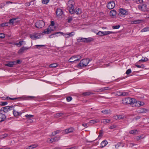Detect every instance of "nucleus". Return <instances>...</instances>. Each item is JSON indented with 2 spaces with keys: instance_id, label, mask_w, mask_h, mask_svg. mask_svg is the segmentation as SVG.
<instances>
[{
  "instance_id": "obj_11",
  "label": "nucleus",
  "mask_w": 149,
  "mask_h": 149,
  "mask_svg": "<svg viewBox=\"0 0 149 149\" xmlns=\"http://www.w3.org/2000/svg\"><path fill=\"white\" fill-rule=\"evenodd\" d=\"M56 16L58 17H59L63 15V12L61 9L58 8L56 9Z\"/></svg>"
},
{
  "instance_id": "obj_59",
  "label": "nucleus",
  "mask_w": 149,
  "mask_h": 149,
  "mask_svg": "<svg viewBox=\"0 0 149 149\" xmlns=\"http://www.w3.org/2000/svg\"><path fill=\"white\" fill-rule=\"evenodd\" d=\"M36 48H39V47H45V45H36Z\"/></svg>"
},
{
  "instance_id": "obj_58",
  "label": "nucleus",
  "mask_w": 149,
  "mask_h": 149,
  "mask_svg": "<svg viewBox=\"0 0 149 149\" xmlns=\"http://www.w3.org/2000/svg\"><path fill=\"white\" fill-rule=\"evenodd\" d=\"M72 33H73V32H71V33H69L68 34H66L65 35H66L67 36H67V38H68V37H70V36H73V35L72 34Z\"/></svg>"
},
{
  "instance_id": "obj_52",
  "label": "nucleus",
  "mask_w": 149,
  "mask_h": 149,
  "mask_svg": "<svg viewBox=\"0 0 149 149\" xmlns=\"http://www.w3.org/2000/svg\"><path fill=\"white\" fill-rule=\"evenodd\" d=\"M8 104V103L6 102H0V105L1 106H4Z\"/></svg>"
},
{
  "instance_id": "obj_62",
  "label": "nucleus",
  "mask_w": 149,
  "mask_h": 149,
  "mask_svg": "<svg viewBox=\"0 0 149 149\" xmlns=\"http://www.w3.org/2000/svg\"><path fill=\"white\" fill-rule=\"evenodd\" d=\"M116 127V125H113L111 126L109 128L110 129H113Z\"/></svg>"
},
{
  "instance_id": "obj_40",
  "label": "nucleus",
  "mask_w": 149,
  "mask_h": 149,
  "mask_svg": "<svg viewBox=\"0 0 149 149\" xmlns=\"http://www.w3.org/2000/svg\"><path fill=\"white\" fill-rule=\"evenodd\" d=\"M137 130H130L129 132V133L130 134H134L136 133V132H137Z\"/></svg>"
},
{
  "instance_id": "obj_15",
  "label": "nucleus",
  "mask_w": 149,
  "mask_h": 149,
  "mask_svg": "<svg viewBox=\"0 0 149 149\" xmlns=\"http://www.w3.org/2000/svg\"><path fill=\"white\" fill-rule=\"evenodd\" d=\"M56 34H59L58 35V36H59L60 35H63V32H55L51 35H50L49 36V38H51L54 37V36Z\"/></svg>"
},
{
  "instance_id": "obj_3",
  "label": "nucleus",
  "mask_w": 149,
  "mask_h": 149,
  "mask_svg": "<svg viewBox=\"0 0 149 149\" xmlns=\"http://www.w3.org/2000/svg\"><path fill=\"white\" fill-rule=\"evenodd\" d=\"M135 99L130 97L124 98L122 99V102L123 104H130L132 105L133 102H134Z\"/></svg>"
},
{
  "instance_id": "obj_50",
  "label": "nucleus",
  "mask_w": 149,
  "mask_h": 149,
  "mask_svg": "<svg viewBox=\"0 0 149 149\" xmlns=\"http://www.w3.org/2000/svg\"><path fill=\"white\" fill-rule=\"evenodd\" d=\"M18 98H18V97L15 98H12L8 97H6L7 99H10L11 100H16L18 99Z\"/></svg>"
},
{
  "instance_id": "obj_6",
  "label": "nucleus",
  "mask_w": 149,
  "mask_h": 149,
  "mask_svg": "<svg viewBox=\"0 0 149 149\" xmlns=\"http://www.w3.org/2000/svg\"><path fill=\"white\" fill-rule=\"evenodd\" d=\"M14 107V106H6L1 108L0 110L1 111H3L4 113H7L8 111L13 110Z\"/></svg>"
},
{
  "instance_id": "obj_63",
  "label": "nucleus",
  "mask_w": 149,
  "mask_h": 149,
  "mask_svg": "<svg viewBox=\"0 0 149 149\" xmlns=\"http://www.w3.org/2000/svg\"><path fill=\"white\" fill-rule=\"evenodd\" d=\"M138 7L139 10L143 11L142 5H139L138 6Z\"/></svg>"
},
{
  "instance_id": "obj_27",
  "label": "nucleus",
  "mask_w": 149,
  "mask_h": 149,
  "mask_svg": "<svg viewBox=\"0 0 149 149\" xmlns=\"http://www.w3.org/2000/svg\"><path fill=\"white\" fill-rule=\"evenodd\" d=\"M38 146V145L37 144H36L32 145L30 146H29L28 147H29V149H33L36 148Z\"/></svg>"
},
{
  "instance_id": "obj_10",
  "label": "nucleus",
  "mask_w": 149,
  "mask_h": 149,
  "mask_svg": "<svg viewBox=\"0 0 149 149\" xmlns=\"http://www.w3.org/2000/svg\"><path fill=\"white\" fill-rule=\"evenodd\" d=\"M30 48V47H23L18 50V53L19 54H22L24 52L25 50L29 49Z\"/></svg>"
},
{
  "instance_id": "obj_31",
  "label": "nucleus",
  "mask_w": 149,
  "mask_h": 149,
  "mask_svg": "<svg viewBox=\"0 0 149 149\" xmlns=\"http://www.w3.org/2000/svg\"><path fill=\"white\" fill-rule=\"evenodd\" d=\"M114 32L112 31H103V36H106L110 34L114 33Z\"/></svg>"
},
{
  "instance_id": "obj_33",
  "label": "nucleus",
  "mask_w": 149,
  "mask_h": 149,
  "mask_svg": "<svg viewBox=\"0 0 149 149\" xmlns=\"http://www.w3.org/2000/svg\"><path fill=\"white\" fill-rule=\"evenodd\" d=\"M36 40L40 38L41 34L40 33H35Z\"/></svg>"
},
{
  "instance_id": "obj_9",
  "label": "nucleus",
  "mask_w": 149,
  "mask_h": 149,
  "mask_svg": "<svg viewBox=\"0 0 149 149\" xmlns=\"http://www.w3.org/2000/svg\"><path fill=\"white\" fill-rule=\"evenodd\" d=\"M16 64V62L15 61H8L5 64V65L9 67H13V65Z\"/></svg>"
},
{
  "instance_id": "obj_56",
  "label": "nucleus",
  "mask_w": 149,
  "mask_h": 149,
  "mask_svg": "<svg viewBox=\"0 0 149 149\" xmlns=\"http://www.w3.org/2000/svg\"><path fill=\"white\" fill-rule=\"evenodd\" d=\"M5 35L3 33H0V38H4L5 37Z\"/></svg>"
},
{
  "instance_id": "obj_37",
  "label": "nucleus",
  "mask_w": 149,
  "mask_h": 149,
  "mask_svg": "<svg viewBox=\"0 0 149 149\" xmlns=\"http://www.w3.org/2000/svg\"><path fill=\"white\" fill-rule=\"evenodd\" d=\"M148 58H142L141 59L139 60V62H141L142 61L143 62H145L147 61H148Z\"/></svg>"
},
{
  "instance_id": "obj_35",
  "label": "nucleus",
  "mask_w": 149,
  "mask_h": 149,
  "mask_svg": "<svg viewBox=\"0 0 149 149\" xmlns=\"http://www.w3.org/2000/svg\"><path fill=\"white\" fill-rule=\"evenodd\" d=\"M125 116L120 115H118V116L117 117V118L118 120H122L123 119H125Z\"/></svg>"
},
{
  "instance_id": "obj_34",
  "label": "nucleus",
  "mask_w": 149,
  "mask_h": 149,
  "mask_svg": "<svg viewBox=\"0 0 149 149\" xmlns=\"http://www.w3.org/2000/svg\"><path fill=\"white\" fill-rule=\"evenodd\" d=\"M149 31V27H145L141 30V32Z\"/></svg>"
},
{
  "instance_id": "obj_46",
  "label": "nucleus",
  "mask_w": 149,
  "mask_h": 149,
  "mask_svg": "<svg viewBox=\"0 0 149 149\" xmlns=\"http://www.w3.org/2000/svg\"><path fill=\"white\" fill-rule=\"evenodd\" d=\"M72 17H71L69 16L68 17L67 19L68 22V23L71 22L72 21Z\"/></svg>"
},
{
  "instance_id": "obj_45",
  "label": "nucleus",
  "mask_w": 149,
  "mask_h": 149,
  "mask_svg": "<svg viewBox=\"0 0 149 149\" xmlns=\"http://www.w3.org/2000/svg\"><path fill=\"white\" fill-rule=\"evenodd\" d=\"M90 124L89 123V122L87 123H83L82 124V125L84 127H88V126H89V125Z\"/></svg>"
},
{
  "instance_id": "obj_55",
  "label": "nucleus",
  "mask_w": 149,
  "mask_h": 149,
  "mask_svg": "<svg viewBox=\"0 0 149 149\" xmlns=\"http://www.w3.org/2000/svg\"><path fill=\"white\" fill-rule=\"evenodd\" d=\"M120 27V25H118L115 26H113L112 28L114 29H119Z\"/></svg>"
},
{
  "instance_id": "obj_14",
  "label": "nucleus",
  "mask_w": 149,
  "mask_h": 149,
  "mask_svg": "<svg viewBox=\"0 0 149 149\" xmlns=\"http://www.w3.org/2000/svg\"><path fill=\"white\" fill-rule=\"evenodd\" d=\"M6 118V117L5 114L0 113V122L4 121Z\"/></svg>"
},
{
  "instance_id": "obj_7",
  "label": "nucleus",
  "mask_w": 149,
  "mask_h": 149,
  "mask_svg": "<svg viewBox=\"0 0 149 149\" xmlns=\"http://www.w3.org/2000/svg\"><path fill=\"white\" fill-rule=\"evenodd\" d=\"M115 6L114 2L113 1L109 2L107 5V7L109 9L113 8Z\"/></svg>"
},
{
  "instance_id": "obj_26",
  "label": "nucleus",
  "mask_w": 149,
  "mask_h": 149,
  "mask_svg": "<svg viewBox=\"0 0 149 149\" xmlns=\"http://www.w3.org/2000/svg\"><path fill=\"white\" fill-rule=\"evenodd\" d=\"M17 19V18H14L10 19L9 20V22H8L9 24H12V25H13L14 23V21H15Z\"/></svg>"
},
{
  "instance_id": "obj_53",
  "label": "nucleus",
  "mask_w": 149,
  "mask_h": 149,
  "mask_svg": "<svg viewBox=\"0 0 149 149\" xmlns=\"http://www.w3.org/2000/svg\"><path fill=\"white\" fill-rule=\"evenodd\" d=\"M103 90V91L106 90H111V89L108 87H104L102 88Z\"/></svg>"
},
{
  "instance_id": "obj_2",
  "label": "nucleus",
  "mask_w": 149,
  "mask_h": 149,
  "mask_svg": "<svg viewBox=\"0 0 149 149\" xmlns=\"http://www.w3.org/2000/svg\"><path fill=\"white\" fill-rule=\"evenodd\" d=\"M81 58V57L80 55H75L71 57L69 59L68 61L69 62H73L75 63L77 61H79Z\"/></svg>"
},
{
  "instance_id": "obj_42",
  "label": "nucleus",
  "mask_w": 149,
  "mask_h": 149,
  "mask_svg": "<svg viewBox=\"0 0 149 149\" xmlns=\"http://www.w3.org/2000/svg\"><path fill=\"white\" fill-rule=\"evenodd\" d=\"M9 24V22H6V23H3L2 24H1L0 25L1 26H8V24Z\"/></svg>"
},
{
  "instance_id": "obj_19",
  "label": "nucleus",
  "mask_w": 149,
  "mask_h": 149,
  "mask_svg": "<svg viewBox=\"0 0 149 149\" xmlns=\"http://www.w3.org/2000/svg\"><path fill=\"white\" fill-rule=\"evenodd\" d=\"M77 41L78 42H86V38L79 37L77 39Z\"/></svg>"
},
{
  "instance_id": "obj_28",
  "label": "nucleus",
  "mask_w": 149,
  "mask_h": 149,
  "mask_svg": "<svg viewBox=\"0 0 149 149\" xmlns=\"http://www.w3.org/2000/svg\"><path fill=\"white\" fill-rule=\"evenodd\" d=\"M142 135H139L138 136H136L134 137V139L137 141H139L140 139H142L144 138V137H143L142 136Z\"/></svg>"
},
{
  "instance_id": "obj_12",
  "label": "nucleus",
  "mask_w": 149,
  "mask_h": 149,
  "mask_svg": "<svg viewBox=\"0 0 149 149\" xmlns=\"http://www.w3.org/2000/svg\"><path fill=\"white\" fill-rule=\"evenodd\" d=\"M134 102H133L132 104V107H138L140 106V103H139V101H136V100L135 99V101Z\"/></svg>"
},
{
  "instance_id": "obj_25",
  "label": "nucleus",
  "mask_w": 149,
  "mask_h": 149,
  "mask_svg": "<svg viewBox=\"0 0 149 149\" xmlns=\"http://www.w3.org/2000/svg\"><path fill=\"white\" fill-rule=\"evenodd\" d=\"M110 13L111 16H115L116 15V12L115 10H113L110 11Z\"/></svg>"
},
{
  "instance_id": "obj_17",
  "label": "nucleus",
  "mask_w": 149,
  "mask_h": 149,
  "mask_svg": "<svg viewBox=\"0 0 149 149\" xmlns=\"http://www.w3.org/2000/svg\"><path fill=\"white\" fill-rule=\"evenodd\" d=\"M149 111V109H146L145 108L141 109L139 110V113H146L147 112H148Z\"/></svg>"
},
{
  "instance_id": "obj_61",
  "label": "nucleus",
  "mask_w": 149,
  "mask_h": 149,
  "mask_svg": "<svg viewBox=\"0 0 149 149\" xmlns=\"http://www.w3.org/2000/svg\"><path fill=\"white\" fill-rule=\"evenodd\" d=\"M23 42V41H20L18 43H17L16 44V45L17 46H18L19 45H20V46L22 45V42Z\"/></svg>"
},
{
  "instance_id": "obj_8",
  "label": "nucleus",
  "mask_w": 149,
  "mask_h": 149,
  "mask_svg": "<svg viewBox=\"0 0 149 149\" xmlns=\"http://www.w3.org/2000/svg\"><path fill=\"white\" fill-rule=\"evenodd\" d=\"M128 12L123 8H120V12L119 13V15L122 16L124 15H126L128 14Z\"/></svg>"
},
{
  "instance_id": "obj_20",
  "label": "nucleus",
  "mask_w": 149,
  "mask_h": 149,
  "mask_svg": "<svg viewBox=\"0 0 149 149\" xmlns=\"http://www.w3.org/2000/svg\"><path fill=\"white\" fill-rule=\"evenodd\" d=\"M100 122V120L97 119H95L93 120H90L89 122V123L91 125H92L97 123H98Z\"/></svg>"
},
{
  "instance_id": "obj_44",
  "label": "nucleus",
  "mask_w": 149,
  "mask_h": 149,
  "mask_svg": "<svg viewBox=\"0 0 149 149\" xmlns=\"http://www.w3.org/2000/svg\"><path fill=\"white\" fill-rule=\"evenodd\" d=\"M121 94L122 96H127L128 95V93L125 92H122Z\"/></svg>"
},
{
  "instance_id": "obj_4",
  "label": "nucleus",
  "mask_w": 149,
  "mask_h": 149,
  "mask_svg": "<svg viewBox=\"0 0 149 149\" xmlns=\"http://www.w3.org/2000/svg\"><path fill=\"white\" fill-rule=\"evenodd\" d=\"M90 61L89 59H85L82 60L78 65V67H85L86 66Z\"/></svg>"
},
{
  "instance_id": "obj_48",
  "label": "nucleus",
  "mask_w": 149,
  "mask_h": 149,
  "mask_svg": "<svg viewBox=\"0 0 149 149\" xmlns=\"http://www.w3.org/2000/svg\"><path fill=\"white\" fill-rule=\"evenodd\" d=\"M7 136V134H5L2 135H0V139H2L4 138L5 137H6Z\"/></svg>"
},
{
  "instance_id": "obj_38",
  "label": "nucleus",
  "mask_w": 149,
  "mask_h": 149,
  "mask_svg": "<svg viewBox=\"0 0 149 149\" xmlns=\"http://www.w3.org/2000/svg\"><path fill=\"white\" fill-rule=\"evenodd\" d=\"M49 1V0H42V3L44 4H47Z\"/></svg>"
},
{
  "instance_id": "obj_43",
  "label": "nucleus",
  "mask_w": 149,
  "mask_h": 149,
  "mask_svg": "<svg viewBox=\"0 0 149 149\" xmlns=\"http://www.w3.org/2000/svg\"><path fill=\"white\" fill-rule=\"evenodd\" d=\"M143 11H146L147 10V6L146 5L143 4L142 5Z\"/></svg>"
},
{
  "instance_id": "obj_64",
  "label": "nucleus",
  "mask_w": 149,
  "mask_h": 149,
  "mask_svg": "<svg viewBox=\"0 0 149 149\" xmlns=\"http://www.w3.org/2000/svg\"><path fill=\"white\" fill-rule=\"evenodd\" d=\"M62 148L61 146H57L53 148V149H61Z\"/></svg>"
},
{
  "instance_id": "obj_54",
  "label": "nucleus",
  "mask_w": 149,
  "mask_h": 149,
  "mask_svg": "<svg viewBox=\"0 0 149 149\" xmlns=\"http://www.w3.org/2000/svg\"><path fill=\"white\" fill-rule=\"evenodd\" d=\"M132 72L131 70L130 69L127 70L126 72V74L127 75L129 74Z\"/></svg>"
},
{
  "instance_id": "obj_24",
  "label": "nucleus",
  "mask_w": 149,
  "mask_h": 149,
  "mask_svg": "<svg viewBox=\"0 0 149 149\" xmlns=\"http://www.w3.org/2000/svg\"><path fill=\"white\" fill-rule=\"evenodd\" d=\"M110 121L111 120L110 119H104L102 120L101 123L106 124L107 123H109Z\"/></svg>"
},
{
  "instance_id": "obj_16",
  "label": "nucleus",
  "mask_w": 149,
  "mask_h": 149,
  "mask_svg": "<svg viewBox=\"0 0 149 149\" xmlns=\"http://www.w3.org/2000/svg\"><path fill=\"white\" fill-rule=\"evenodd\" d=\"M73 130L74 129L72 128H70L65 130L64 131L63 133L64 134H68L72 132Z\"/></svg>"
},
{
  "instance_id": "obj_5",
  "label": "nucleus",
  "mask_w": 149,
  "mask_h": 149,
  "mask_svg": "<svg viewBox=\"0 0 149 149\" xmlns=\"http://www.w3.org/2000/svg\"><path fill=\"white\" fill-rule=\"evenodd\" d=\"M45 25L44 22L42 20H39L35 24V26L38 28H41L45 26Z\"/></svg>"
},
{
  "instance_id": "obj_23",
  "label": "nucleus",
  "mask_w": 149,
  "mask_h": 149,
  "mask_svg": "<svg viewBox=\"0 0 149 149\" xmlns=\"http://www.w3.org/2000/svg\"><path fill=\"white\" fill-rule=\"evenodd\" d=\"M13 113L14 115L15 116H20L21 114V113L16 111L15 110H13Z\"/></svg>"
},
{
  "instance_id": "obj_32",
  "label": "nucleus",
  "mask_w": 149,
  "mask_h": 149,
  "mask_svg": "<svg viewBox=\"0 0 149 149\" xmlns=\"http://www.w3.org/2000/svg\"><path fill=\"white\" fill-rule=\"evenodd\" d=\"M110 111L108 110H105L102 111L101 112L103 113L104 114H108L110 113Z\"/></svg>"
},
{
  "instance_id": "obj_57",
  "label": "nucleus",
  "mask_w": 149,
  "mask_h": 149,
  "mask_svg": "<svg viewBox=\"0 0 149 149\" xmlns=\"http://www.w3.org/2000/svg\"><path fill=\"white\" fill-rule=\"evenodd\" d=\"M103 132L102 130H101L99 133V134L98 136V137L102 136Z\"/></svg>"
},
{
  "instance_id": "obj_49",
  "label": "nucleus",
  "mask_w": 149,
  "mask_h": 149,
  "mask_svg": "<svg viewBox=\"0 0 149 149\" xmlns=\"http://www.w3.org/2000/svg\"><path fill=\"white\" fill-rule=\"evenodd\" d=\"M30 38L32 39L33 40H36L35 33L33 35L31 34L30 35Z\"/></svg>"
},
{
  "instance_id": "obj_18",
  "label": "nucleus",
  "mask_w": 149,
  "mask_h": 149,
  "mask_svg": "<svg viewBox=\"0 0 149 149\" xmlns=\"http://www.w3.org/2000/svg\"><path fill=\"white\" fill-rule=\"evenodd\" d=\"M95 94V93H93L91 92L90 91H88V92H84L83 93L82 95L83 96H89L90 95H93Z\"/></svg>"
},
{
  "instance_id": "obj_41",
  "label": "nucleus",
  "mask_w": 149,
  "mask_h": 149,
  "mask_svg": "<svg viewBox=\"0 0 149 149\" xmlns=\"http://www.w3.org/2000/svg\"><path fill=\"white\" fill-rule=\"evenodd\" d=\"M57 66L56 63H53L50 64L49 66L50 68H54L56 67Z\"/></svg>"
},
{
  "instance_id": "obj_30",
  "label": "nucleus",
  "mask_w": 149,
  "mask_h": 149,
  "mask_svg": "<svg viewBox=\"0 0 149 149\" xmlns=\"http://www.w3.org/2000/svg\"><path fill=\"white\" fill-rule=\"evenodd\" d=\"M141 21H142V20L138 19L134 21H131V22L132 24H139L140 23V22Z\"/></svg>"
},
{
  "instance_id": "obj_60",
  "label": "nucleus",
  "mask_w": 149,
  "mask_h": 149,
  "mask_svg": "<svg viewBox=\"0 0 149 149\" xmlns=\"http://www.w3.org/2000/svg\"><path fill=\"white\" fill-rule=\"evenodd\" d=\"M122 92H117L116 93V95L119 96H122Z\"/></svg>"
},
{
  "instance_id": "obj_47",
  "label": "nucleus",
  "mask_w": 149,
  "mask_h": 149,
  "mask_svg": "<svg viewBox=\"0 0 149 149\" xmlns=\"http://www.w3.org/2000/svg\"><path fill=\"white\" fill-rule=\"evenodd\" d=\"M72 97L71 96H68L66 97V100L68 102H70L72 100Z\"/></svg>"
},
{
  "instance_id": "obj_51",
  "label": "nucleus",
  "mask_w": 149,
  "mask_h": 149,
  "mask_svg": "<svg viewBox=\"0 0 149 149\" xmlns=\"http://www.w3.org/2000/svg\"><path fill=\"white\" fill-rule=\"evenodd\" d=\"M97 34L99 36H103V31H99Z\"/></svg>"
},
{
  "instance_id": "obj_1",
  "label": "nucleus",
  "mask_w": 149,
  "mask_h": 149,
  "mask_svg": "<svg viewBox=\"0 0 149 149\" xmlns=\"http://www.w3.org/2000/svg\"><path fill=\"white\" fill-rule=\"evenodd\" d=\"M74 0H69L68 8L69 10V13L71 14H73L74 13H75L78 15H80L81 13V11L79 8H76L75 9V11L74 10Z\"/></svg>"
},
{
  "instance_id": "obj_36",
  "label": "nucleus",
  "mask_w": 149,
  "mask_h": 149,
  "mask_svg": "<svg viewBox=\"0 0 149 149\" xmlns=\"http://www.w3.org/2000/svg\"><path fill=\"white\" fill-rule=\"evenodd\" d=\"M63 113H56L54 116V117L56 118H59L63 115Z\"/></svg>"
},
{
  "instance_id": "obj_22",
  "label": "nucleus",
  "mask_w": 149,
  "mask_h": 149,
  "mask_svg": "<svg viewBox=\"0 0 149 149\" xmlns=\"http://www.w3.org/2000/svg\"><path fill=\"white\" fill-rule=\"evenodd\" d=\"M25 117H26L27 119H28L29 120H31V122H33V120H32L31 119V118L33 117L34 116L32 115H28L26 114L25 115Z\"/></svg>"
},
{
  "instance_id": "obj_29",
  "label": "nucleus",
  "mask_w": 149,
  "mask_h": 149,
  "mask_svg": "<svg viewBox=\"0 0 149 149\" xmlns=\"http://www.w3.org/2000/svg\"><path fill=\"white\" fill-rule=\"evenodd\" d=\"M93 40V39L91 38H86V42H89Z\"/></svg>"
},
{
  "instance_id": "obj_39",
  "label": "nucleus",
  "mask_w": 149,
  "mask_h": 149,
  "mask_svg": "<svg viewBox=\"0 0 149 149\" xmlns=\"http://www.w3.org/2000/svg\"><path fill=\"white\" fill-rule=\"evenodd\" d=\"M60 138V137L58 136H57L55 137L54 138H53L54 140V142L57 141H58Z\"/></svg>"
},
{
  "instance_id": "obj_13",
  "label": "nucleus",
  "mask_w": 149,
  "mask_h": 149,
  "mask_svg": "<svg viewBox=\"0 0 149 149\" xmlns=\"http://www.w3.org/2000/svg\"><path fill=\"white\" fill-rule=\"evenodd\" d=\"M53 30L51 28H49L45 29L43 32V33L45 34H48L50 33Z\"/></svg>"
},
{
  "instance_id": "obj_21",
  "label": "nucleus",
  "mask_w": 149,
  "mask_h": 149,
  "mask_svg": "<svg viewBox=\"0 0 149 149\" xmlns=\"http://www.w3.org/2000/svg\"><path fill=\"white\" fill-rule=\"evenodd\" d=\"M107 141L106 140H104L102 141L100 144V147L103 148L108 143Z\"/></svg>"
}]
</instances>
